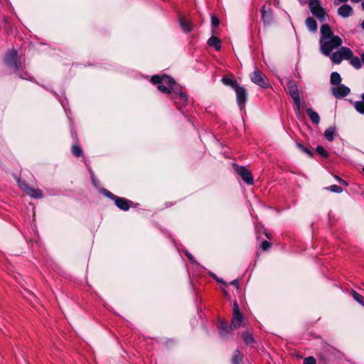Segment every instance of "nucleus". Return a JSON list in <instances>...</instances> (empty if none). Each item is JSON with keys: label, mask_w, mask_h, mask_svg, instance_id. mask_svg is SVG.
<instances>
[{"label": "nucleus", "mask_w": 364, "mask_h": 364, "mask_svg": "<svg viewBox=\"0 0 364 364\" xmlns=\"http://www.w3.org/2000/svg\"><path fill=\"white\" fill-rule=\"evenodd\" d=\"M317 356L319 363L327 364L333 358L338 357L339 351L329 344L322 342L317 350Z\"/></svg>", "instance_id": "f257e3e1"}, {"label": "nucleus", "mask_w": 364, "mask_h": 364, "mask_svg": "<svg viewBox=\"0 0 364 364\" xmlns=\"http://www.w3.org/2000/svg\"><path fill=\"white\" fill-rule=\"evenodd\" d=\"M326 40L327 41H323L322 39H320L321 50L324 55L330 56L331 51L333 49L340 47L342 45L343 41L338 36Z\"/></svg>", "instance_id": "f03ea898"}, {"label": "nucleus", "mask_w": 364, "mask_h": 364, "mask_svg": "<svg viewBox=\"0 0 364 364\" xmlns=\"http://www.w3.org/2000/svg\"><path fill=\"white\" fill-rule=\"evenodd\" d=\"M102 193L105 196L112 200L114 202L116 206L122 210L127 211L133 204L132 200L124 198L119 197L105 188L102 190Z\"/></svg>", "instance_id": "7ed1b4c3"}, {"label": "nucleus", "mask_w": 364, "mask_h": 364, "mask_svg": "<svg viewBox=\"0 0 364 364\" xmlns=\"http://www.w3.org/2000/svg\"><path fill=\"white\" fill-rule=\"evenodd\" d=\"M309 8L311 14L315 16L321 22L326 21L327 14L321 6L319 0H311L309 3Z\"/></svg>", "instance_id": "20e7f679"}, {"label": "nucleus", "mask_w": 364, "mask_h": 364, "mask_svg": "<svg viewBox=\"0 0 364 364\" xmlns=\"http://www.w3.org/2000/svg\"><path fill=\"white\" fill-rule=\"evenodd\" d=\"M4 62L9 68L14 71H17L20 68L18 53L16 50H12L6 53L4 58Z\"/></svg>", "instance_id": "39448f33"}, {"label": "nucleus", "mask_w": 364, "mask_h": 364, "mask_svg": "<svg viewBox=\"0 0 364 364\" xmlns=\"http://www.w3.org/2000/svg\"><path fill=\"white\" fill-rule=\"evenodd\" d=\"M251 81L262 88L267 89L270 87L268 78L258 69L250 75Z\"/></svg>", "instance_id": "423d86ee"}, {"label": "nucleus", "mask_w": 364, "mask_h": 364, "mask_svg": "<svg viewBox=\"0 0 364 364\" xmlns=\"http://www.w3.org/2000/svg\"><path fill=\"white\" fill-rule=\"evenodd\" d=\"M172 90L173 93L169 96V98L176 104L186 105L188 103V97L181 90L179 85L178 87H173ZM178 109H181L180 105H178Z\"/></svg>", "instance_id": "0eeeda50"}, {"label": "nucleus", "mask_w": 364, "mask_h": 364, "mask_svg": "<svg viewBox=\"0 0 364 364\" xmlns=\"http://www.w3.org/2000/svg\"><path fill=\"white\" fill-rule=\"evenodd\" d=\"M151 82L154 85H156V84L164 85L166 86L171 87V90L173 87L178 86V85L176 84V82H175L173 78H172L170 76L166 75H153L151 78Z\"/></svg>", "instance_id": "6e6552de"}, {"label": "nucleus", "mask_w": 364, "mask_h": 364, "mask_svg": "<svg viewBox=\"0 0 364 364\" xmlns=\"http://www.w3.org/2000/svg\"><path fill=\"white\" fill-rule=\"evenodd\" d=\"M235 172L240 175L242 180L247 185H252L254 183V178L250 171L245 166H240L237 164H233Z\"/></svg>", "instance_id": "1a4fd4ad"}, {"label": "nucleus", "mask_w": 364, "mask_h": 364, "mask_svg": "<svg viewBox=\"0 0 364 364\" xmlns=\"http://www.w3.org/2000/svg\"><path fill=\"white\" fill-rule=\"evenodd\" d=\"M243 321L244 316L242 314L240 311L239 306L237 301H235L233 305V315L230 323V328H233V329L239 328L242 326V323Z\"/></svg>", "instance_id": "9d476101"}, {"label": "nucleus", "mask_w": 364, "mask_h": 364, "mask_svg": "<svg viewBox=\"0 0 364 364\" xmlns=\"http://www.w3.org/2000/svg\"><path fill=\"white\" fill-rule=\"evenodd\" d=\"M237 103L240 109H243L247 100V92L245 87L238 85L235 90Z\"/></svg>", "instance_id": "9b49d317"}, {"label": "nucleus", "mask_w": 364, "mask_h": 364, "mask_svg": "<svg viewBox=\"0 0 364 364\" xmlns=\"http://www.w3.org/2000/svg\"><path fill=\"white\" fill-rule=\"evenodd\" d=\"M289 94L294 101V104H297L300 100L298 86L296 82L293 80H289L287 82Z\"/></svg>", "instance_id": "f8f14e48"}, {"label": "nucleus", "mask_w": 364, "mask_h": 364, "mask_svg": "<svg viewBox=\"0 0 364 364\" xmlns=\"http://www.w3.org/2000/svg\"><path fill=\"white\" fill-rule=\"evenodd\" d=\"M332 94L336 97V98H343L344 97H346L350 92V90L349 87L346 86L345 85H338L336 87H333L331 88Z\"/></svg>", "instance_id": "ddd939ff"}, {"label": "nucleus", "mask_w": 364, "mask_h": 364, "mask_svg": "<svg viewBox=\"0 0 364 364\" xmlns=\"http://www.w3.org/2000/svg\"><path fill=\"white\" fill-rule=\"evenodd\" d=\"M218 331L220 336L223 339H228L230 337V331L233 330V328H230V325L229 326L226 321H220L218 323Z\"/></svg>", "instance_id": "4468645a"}, {"label": "nucleus", "mask_w": 364, "mask_h": 364, "mask_svg": "<svg viewBox=\"0 0 364 364\" xmlns=\"http://www.w3.org/2000/svg\"><path fill=\"white\" fill-rule=\"evenodd\" d=\"M262 19L264 26H269L274 20L273 11L272 9L266 10V6H263L261 9Z\"/></svg>", "instance_id": "2eb2a0df"}, {"label": "nucleus", "mask_w": 364, "mask_h": 364, "mask_svg": "<svg viewBox=\"0 0 364 364\" xmlns=\"http://www.w3.org/2000/svg\"><path fill=\"white\" fill-rule=\"evenodd\" d=\"M321 39H322L323 41H325L326 39H329L333 36H336L333 34V33L328 24H323L321 26Z\"/></svg>", "instance_id": "dca6fc26"}, {"label": "nucleus", "mask_w": 364, "mask_h": 364, "mask_svg": "<svg viewBox=\"0 0 364 364\" xmlns=\"http://www.w3.org/2000/svg\"><path fill=\"white\" fill-rule=\"evenodd\" d=\"M338 14L343 18H347L353 14V9L348 4H343L338 8Z\"/></svg>", "instance_id": "f3484780"}, {"label": "nucleus", "mask_w": 364, "mask_h": 364, "mask_svg": "<svg viewBox=\"0 0 364 364\" xmlns=\"http://www.w3.org/2000/svg\"><path fill=\"white\" fill-rule=\"evenodd\" d=\"M306 26L309 31L315 33L317 31L318 25L316 20L312 17H308L305 21Z\"/></svg>", "instance_id": "a211bd4d"}, {"label": "nucleus", "mask_w": 364, "mask_h": 364, "mask_svg": "<svg viewBox=\"0 0 364 364\" xmlns=\"http://www.w3.org/2000/svg\"><path fill=\"white\" fill-rule=\"evenodd\" d=\"M209 46L214 47L216 50H220L221 48V41L216 36L210 37L208 41Z\"/></svg>", "instance_id": "6ab92c4d"}, {"label": "nucleus", "mask_w": 364, "mask_h": 364, "mask_svg": "<svg viewBox=\"0 0 364 364\" xmlns=\"http://www.w3.org/2000/svg\"><path fill=\"white\" fill-rule=\"evenodd\" d=\"M306 113L310 117L312 123L318 124L320 122V117L318 114L314 110H313L312 108H307Z\"/></svg>", "instance_id": "aec40b11"}, {"label": "nucleus", "mask_w": 364, "mask_h": 364, "mask_svg": "<svg viewBox=\"0 0 364 364\" xmlns=\"http://www.w3.org/2000/svg\"><path fill=\"white\" fill-rule=\"evenodd\" d=\"M221 81L224 85L230 87L233 90H235L239 85L237 80H235L232 78H230L227 76H224L222 78Z\"/></svg>", "instance_id": "412c9836"}, {"label": "nucleus", "mask_w": 364, "mask_h": 364, "mask_svg": "<svg viewBox=\"0 0 364 364\" xmlns=\"http://www.w3.org/2000/svg\"><path fill=\"white\" fill-rule=\"evenodd\" d=\"M242 338L245 343L248 346H252L255 343V340L252 335L248 331L243 332L241 335Z\"/></svg>", "instance_id": "4be33fe9"}, {"label": "nucleus", "mask_w": 364, "mask_h": 364, "mask_svg": "<svg viewBox=\"0 0 364 364\" xmlns=\"http://www.w3.org/2000/svg\"><path fill=\"white\" fill-rule=\"evenodd\" d=\"M343 60H350L353 55V51L348 47H341L340 49Z\"/></svg>", "instance_id": "5701e85b"}, {"label": "nucleus", "mask_w": 364, "mask_h": 364, "mask_svg": "<svg viewBox=\"0 0 364 364\" xmlns=\"http://www.w3.org/2000/svg\"><path fill=\"white\" fill-rule=\"evenodd\" d=\"M243 355L240 350L237 349L233 351L232 363V364H241Z\"/></svg>", "instance_id": "b1692460"}, {"label": "nucleus", "mask_w": 364, "mask_h": 364, "mask_svg": "<svg viewBox=\"0 0 364 364\" xmlns=\"http://www.w3.org/2000/svg\"><path fill=\"white\" fill-rule=\"evenodd\" d=\"M335 133H336V127H330L325 131L324 136L328 141H332L334 139Z\"/></svg>", "instance_id": "393cba45"}, {"label": "nucleus", "mask_w": 364, "mask_h": 364, "mask_svg": "<svg viewBox=\"0 0 364 364\" xmlns=\"http://www.w3.org/2000/svg\"><path fill=\"white\" fill-rule=\"evenodd\" d=\"M330 81L333 85H341V77L340 74L338 73L337 72H333L331 75Z\"/></svg>", "instance_id": "a878e982"}, {"label": "nucleus", "mask_w": 364, "mask_h": 364, "mask_svg": "<svg viewBox=\"0 0 364 364\" xmlns=\"http://www.w3.org/2000/svg\"><path fill=\"white\" fill-rule=\"evenodd\" d=\"M29 195L31 197L34 198H41L43 196V193L40 189H35L33 188H30L28 193H26Z\"/></svg>", "instance_id": "bb28decb"}, {"label": "nucleus", "mask_w": 364, "mask_h": 364, "mask_svg": "<svg viewBox=\"0 0 364 364\" xmlns=\"http://www.w3.org/2000/svg\"><path fill=\"white\" fill-rule=\"evenodd\" d=\"M331 55V60L336 64H339L343 60L340 50L333 53Z\"/></svg>", "instance_id": "cd10ccee"}, {"label": "nucleus", "mask_w": 364, "mask_h": 364, "mask_svg": "<svg viewBox=\"0 0 364 364\" xmlns=\"http://www.w3.org/2000/svg\"><path fill=\"white\" fill-rule=\"evenodd\" d=\"M180 25H181V28L186 33H188L191 31V23L188 21H187L184 18H181L180 19Z\"/></svg>", "instance_id": "c85d7f7f"}, {"label": "nucleus", "mask_w": 364, "mask_h": 364, "mask_svg": "<svg viewBox=\"0 0 364 364\" xmlns=\"http://www.w3.org/2000/svg\"><path fill=\"white\" fill-rule=\"evenodd\" d=\"M349 60L350 65L355 69H360L362 67L361 61L358 57L353 55Z\"/></svg>", "instance_id": "c756f323"}, {"label": "nucleus", "mask_w": 364, "mask_h": 364, "mask_svg": "<svg viewBox=\"0 0 364 364\" xmlns=\"http://www.w3.org/2000/svg\"><path fill=\"white\" fill-rule=\"evenodd\" d=\"M71 152L76 157H80V156H82V154H83L82 149L77 144H73L72 146Z\"/></svg>", "instance_id": "7c9ffc66"}, {"label": "nucleus", "mask_w": 364, "mask_h": 364, "mask_svg": "<svg viewBox=\"0 0 364 364\" xmlns=\"http://www.w3.org/2000/svg\"><path fill=\"white\" fill-rule=\"evenodd\" d=\"M351 295L358 303L364 306V296H363L362 295H360L354 290L351 291Z\"/></svg>", "instance_id": "2f4dec72"}, {"label": "nucleus", "mask_w": 364, "mask_h": 364, "mask_svg": "<svg viewBox=\"0 0 364 364\" xmlns=\"http://www.w3.org/2000/svg\"><path fill=\"white\" fill-rule=\"evenodd\" d=\"M296 146L301 151H303L304 153L307 154L310 158H313L314 157V154L313 151L311 150H310L309 149L306 148V146H304V145H302L301 144L296 143Z\"/></svg>", "instance_id": "473e14b6"}, {"label": "nucleus", "mask_w": 364, "mask_h": 364, "mask_svg": "<svg viewBox=\"0 0 364 364\" xmlns=\"http://www.w3.org/2000/svg\"><path fill=\"white\" fill-rule=\"evenodd\" d=\"M157 85H158L157 89L163 93L168 94V97L170 95H171V93H173V90L171 89V87L166 86L164 85H162V84H157Z\"/></svg>", "instance_id": "72a5a7b5"}, {"label": "nucleus", "mask_w": 364, "mask_h": 364, "mask_svg": "<svg viewBox=\"0 0 364 364\" xmlns=\"http://www.w3.org/2000/svg\"><path fill=\"white\" fill-rule=\"evenodd\" d=\"M17 182L21 189L27 193L31 187H29L25 181H21L20 178L17 179Z\"/></svg>", "instance_id": "f704fd0d"}, {"label": "nucleus", "mask_w": 364, "mask_h": 364, "mask_svg": "<svg viewBox=\"0 0 364 364\" xmlns=\"http://www.w3.org/2000/svg\"><path fill=\"white\" fill-rule=\"evenodd\" d=\"M316 152L324 158H328L329 154L322 146H317L316 149Z\"/></svg>", "instance_id": "c9c22d12"}, {"label": "nucleus", "mask_w": 364, "mask_h": 364, "mask_svg": "<svg viewBox=\"0 0 364 364\" xmlns=\"http://www.w3.org/2000/svg\"><path fill=\"white\" fill-rule=\"evenodd\" d=\"M327 189L334 193H341L343 191V188L337 185H332L327 188Z\"/></svg>", "instance_id": "e433bc0d"}, {"label": "nucleus", "mask_w": 364, "mask_h": 364, "mask_svg": "<svg viewBox=\"0 0 364 364\" xmlns=\"http://www.w3.org/2000/svg\"><path fill=\"white\" fill-rule=\"evenodd\" d=\"M361 98H362V100L361 101H356L355 103H354V107L355 109H356V111H358L359 113H360V109H359V104L360 105H362V107H364V93L362 94L361 95Z\"/></svg>", "instance_id": "4c0bfd02"}, {"label": "nucleus", "mask_w": 364, "mask_h": 364, "mask_svg": "<svg viewBox=\"0 0 364 364\" xmlns=\"http://www.w3.org/2000/svg\"><path fill=\"white\" fill-rule=\"evenodd\" d=\"M270 247H271L270 242H269L267 240L262 241L261 245H260V247L264 251H267L270 248Z\"/></svg>", "instance_id": "58836bf2"}, {"label": "nucleus", "mask_w": 364, "mask_h": 364, "mask_svg": "<svg viewBox=\"0 0 364 364\" xmlns=\"http://www.w3.org/2000/svg\"><path fill=\"white\" fill-rule=\"evenodd\" d=\"M220 24V20L219 18L215 16H211V25L213 27H217Z\"/></svg>", "instance_id": "ea45409f"}, {"label": "nucleus", "mask_w": 364, "mask_h": 364, "mask_svg": "<svg viewBox=\"0 0 364 364\" xmlns=\"http://www.w3.org/2000/svg\"><path fill=\"white\" fill-rule=\"evenodd\" d=\"M304 364H316V359L312 356L307 357L304 360Z\"/></svg>", "instance_id": "a19ab883"}, {"label": "nucleus", "mask_w": 364, "mask_h": 364, "mask_svg": "<svg viewBox=\"0 0 364 364\" xmlns=\"http://www.w3.org/2000/svg\"><path fill=\"white\" fill-rule=\"evenodd\" d=\"M296 105V109H295V113L296 115H299L300 114V108H301V101L300 100H299V102L297 104H294Z\"/></svg>", "instance_id": "79ce46f5"}, {"label": "nucleus", "mask_w": 364, "mask_h": 364, "mask_svg": "<svg viewBox=\"0 0 364 364\" xmlns=\"http://www.w3.org/2000/svg\"><path fill=\"white\" fill-rule=\"evenodd\" d=\"M185 255H186V256L188 258V259H189L191 262H194L193 257V255H192L191 253H189L188 251H186V252H185Z\"/></svg>", "instance_id": "37998d69"}, {"label": "nucleus", "mask_w": 364, "mask_h": 364, "mask_svg": "<svg viewBox=\"0 0 364 364\" xmlns=\"http://www.w3.org/2000/svg\"><path fill=\"white\" fill-rule=\"evenodd\" d=\"M335 178H336V180L340 182L341 183L345 185V186H348V183L344 181L341 178H340L339 176H336Z\"/></svg>", "instance_id": "c03bdc74"}, {"label": "nucleus", "mask_w": 364, "mask_h": 364, "mask_svg": "<svg viewBox=\"0 0 364 364\" xmlns=\"http://www.w3.org/2000/svg\"><path fill=\"white\" fill-rule=\"evenodd\" d=\"M230 284L235 286L237 289H239V284L237 279H234L230 282Z\"/></svg>", "instance_id": "a18cd8bd"}, {"label": "nucleus", "mask_w": 364, "mask_h": 364, "mask_svg": "<svg viewBox=\"0 0 364 364\" xmlns=\"http://www.w3.org/2000/svg\"><path fill=\"white\" fill-rule=\"evenodd\" d=\"M358 106H359V107H359V109H360V114H364V107H362V105H360V104H359V105H358Z\"/></svg>", "instance_id": "49530a36"}, {"label": "nucleus", "mask_w": 364, "mask_h": 364, "mask_svg": "<svg viewBox=\"0 0 364 364\" xmlns=\"http://www.w3.org/2000/svg\"><path fill=\"white\" fill-rule=\"evenodd\" d=\"M216 280H217L218 282L222 283L223 284H225V285H226V284H227V283H226L225 281H223L222 279H217Z\"/></svg>", "instance_id": "de8ad7c7"}, {"label": "nucleus", "mask_w": 364, "mask_h": 364, "mask_svg": "<svg viewBox=\"0 0 364 364\" xmlns=\"http://www.w3.org/2000/svg\"><path fill=\"white\" fill-rule=\"evenodd\" d=\"M361 60L364 64V53L361 55Z\"/></svg>", "instance_id": "09e8293b"}, {"label": "nucleus", "mask_w": 364, "mask_h": 364, "mask_svg": "<svg viewBox=\"0 0 364 364\" xmlns=\"http://www.w3.org/2000/svg\"><path fill=\"white\" fill-rule=\"evenodd\" d=\"M338 1L342 3H346V1H348V0H338Z\"/></svg>", "instance_id": "8fccbe9b"}, {"label": "nucleus", "mask_w": 364, "mask_h": 364, "mask_svg": "<svg viewBox=\"0 0 364 364\" xmlns=\"http://www.w3.org/2000/svg\"><path fill=\"white\" fill-rule=\"evenodd\" d=\"M353 2H355V3H358L359 1H360L361 0H351Z\"/></svg>", "instance_id": "3c124183"}, {"label": "nucleus", "mask_w": 364, "mask_h": 364, "mask_svg": "<svg viewBox=\"0 0 364 364\" xmlns=\"http://www.w3.org/2000/svg\"><path fill=\"white\" fill-rule=\"evenodd\" d=\"M362 28L364 30V21L361 23Z\"/></svg>", "instance_id": "603ef678"}, {"label": "nucleus", "mask_w": 364, "mask_h": 364, "mask_svg": "<svg viewBox=\"0 0 364 364\" xmlns=\"http://www.w3.org/2000/svg\"><path fill=\"white\" fill-rule=\"evenodd\" d=\"M362 8H363V9L364 10V0H363V2H362Z\"/></svg>", "instance_id": "864d4df0"}, {"label": "nucleus", "mask_w": 364, "mask_h": 364, "mask_svg": "<svg viewBox=\"0 0 364 364\" xmlns=\"http://www.w3.org/2000/svg\"><path fill=\"white\" fill-rule=\"evenodd\" d=\"M265 235H266V236H267L268 238H270V236H269V234L265 233Z\"/></svg>", "instance_id": "5fc2aeb1"}, {"label": "nucleus", "mask_w": 364, "mask_h": 364, "mask_svg": "<svg viewBox=\"0 0 364 364\" xmlns=\"http://www.w3.org/2000/svg\"><path fill=\"white\" fill-rule=\"evenodd\" d=\"M223 292H224V294H225V295H227V294H228V292H227L225 290H223Z\"/></svg>", "instance_id": "6e6d98bb"}, {"label": "nucleus", "mask_w": 364, "mask_h": 364, "mask_svg": "<svg viewBox=\"0 0 364 364\" xmlns=\"http://www.w3.org/2000/svg\"><path fill=\"white\" fill-rule=\"evenodd\" d=\"M363 171L364 172V167L363 168Z\"/></svg>", "instance_id": "4d7b16f0"}]
</instances>
